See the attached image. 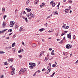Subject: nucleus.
<instances>
[{"mask_svg":"<svg viewBox=\"0 0 78 78\" xmlns=\"http://www.w3.org/2000/svg\"><path fill=\"white\" fill-rule=\"evenodd\" d=\"M29 65L30 66H29V68L32 69H33L34 67L36 66V64L34 63H30Z\"/></svg>","mask_w":78,"mask_h":78,"instance_id":"nucleus-1","label":"nucleus"},{"mask_svg":"<svg viewBox=\"0 0 78 78\" xmlns=\"http://www.w3.org/2000/svg\"><path fill=\"white\" fill-rule=\"evenodd\" d=\"M26 70H27V69L26 68H22L21 70L20 71H22V73H25L26 72Z\"/></svg>","mask_w":78,"mask_h":78,"instance_id":"nucleus-2","label":"nucleus"},{"mask_svg":"<svg viewBox=\"0 0 78 78\" xmlns=\"http://www.w3.org/2000/svg\"><path fill=\"white\" fill-rule=\"evenodd\" d=\"M66 47L68 49H70V48H71L72 47V46L71 45H70L69 44H68L66 45Z\"/></svg>","mask_w":78,"mask_h":78,"instance_id":"nucleus-3","label":"nucleus"},{"mask_svg":"<svg viewBox=\"0 0 78 78\" xmlns=\"http://www.w3.org/2000/svg\"><path fill=\"white\" fill-rule=\"evenodd\" d=\"M51 68H47V72L45 73L46 74H48L50 72V71L51 70Z\"/></svg>","mask_w":78,"mask_h":78,"instance_id":"nucleus-4","label":"nucleus"},{"mask_svg":"<svg viewBox=\"0 0 78 78\" xmlns=\"http://www.w3.org/2000/svg\"><path fill=\"white\" fill-rule=\"evenodd\" d=\"M12 70L13 71L11 72V75H14V74L15 73V72H14V70H15V68H13L12 69Z\"/></svg>","mask_w":78,"mask_h":78,"instance_id":"nucleus-5","label":"nucleus"},{"mask_svg":"<svg viewBox=\"0 0 78 78\" xmlns=\"http://www.w3.org/2000/svg\"><path fill=\"white\" fill-rule=\"evenodd\" d=\"M8 62H12L13 61V59L12 58H10L8 60Z\"/></svg>","mask_w":78,"mask_h":78,"instance_id":"nucleus-6","label":"nucleus"},{"mask_svg":"<svg viewBox=\"0 0 78 78\" xmlns=\"http://www.w3.org/2000/svg\"><path fill=\"white\" fill-rule=\"evenodd\" d=\"M70 33H69V34H68L67 35V37L68 38H69V39H71V35Z\"/></svg>","mask_w":78,"mask_h":78,"instance_id":"nucleus-7","label":"nucleus"},{"mask_svg":"<svg viewBox=\"0 0 78 78\" xmlns=\"http://www.w3.org/2000/svg\"><path fill=\"white\" fill-rule=\"evenodd\" d=\"M32 15V13L31 12H30L28 13V14H26V16L27 17H28V16H31V15Z\"/></svg>","mask_w":78,"mask_h":78,"instance_id":"nucleus-8","label":"nucleus"},{"mask_svg":"<svg viewBox=\"0 0 78 78\" xmlns=\"http://www.w3.org/2000/svg\"><path fill=\"white\" fill-rule=\"evenodd\" d=\"M7 30H8V29H6L4 30H3L0 31V34H1V33H4V32H5V31H6Z\"/></svg>","mask_w":78,"mask_h":78,"instance_id":"nucleus-9","label":"nucleus"},{"mask_svg":"<svg viewBox=\"0 0 78 78\" xmlns=\"http://www.w3.org/2000/svg\"><path fill=\"white\" fill-rule=\"evenodd\" d=\"M45 6V3L44 2H43L42 4L40 5V6L41 8H43V6Z\"/></svg>","mask_w":78,"mask_h":78,"instance_id":"nucleus-10","label":"nucleus"},{"mask_svg":"<svg viewBox=\"0 0 78 78\" xmlns=\"http://www.w3.org/2000/svg\"><path fill=\"white\" fill-rule=\"evenodd\" d=\"M26 10H27V12H30L31 11V9H26Z\"/></svg>","mask_w":78,"mask_h":78,"instance_id":"nucleus-11","label":"nucleus"},{"mask_svg":"<svg viewBox=\"0 0 78 78\" xmlns=\"http://www.w3.org/2000/svg\"><path fill=\"white\" fill-rule=\"evenodd\" d=\"M32 46L34 48V47H36V44L35 43L33 44H32Z\"/></svg>","mask_w":78,"mask_h":78,"instance_id":"nucleus-12","label":"nucleus"},{"mask_svg":"<svg viewBox=\"0 0 78 78\" xmlns=\"http://www.w3.org/2000/svg\"><path fill=\"white\" fill-rule=\"evenodd\" d=\"M22 51H23V49H20L19 51H18L19 53H20Z\"/></svg>","mask_w":78,"mask_h":78,"instance_id":"nucleus-13","label":"nucleus"},{"mask_svg":"<svg viewBox=\"0 0 78 78\" xmlns=\"http://www.w3.org/2000/svg\"><path fill=\"white\" fill-rule=\"evenodd\" d=\"M2 26V28H5V26H6V23H5L3 22Z\"/></svg>","mask_w":78,"mask_h":78,"instance_id":"nucleus-14","label":"nucleus"},{"mask_svg":"<svg viewBox=\"0 0 78 78\" xmlns=\"http://www.w3.org/2000/svg\"><path fill=\"white\" fill-rule=\"evenodd\" d=\"M14 23H15L14 21H10V24L11 25H13L14 24Z\"/></svg>","mask_w":78,"mask_h":78,"instance_id":"nucleus-15","label":"nucleus"},{"mask_svg":"<svg viewBox=\"0 0 78 78\" xmlns=\"http://www.w3.org/2000/svg\"><path fill=\"white\" fill-rule=\"evenodd\" d=\"M24 19L25 20L26 22H28V19H27V18L26 17H25V18H24Z\"/></svg>","mask_w":78,"mask_h":78,"instance_id":"nucleus-16","label":"nucleus"},{"mask_svg":"<svg viewBox=\"0 0 78 78\" xmlns=\"http://www.w3.org/2000/svg\"><path fill=\"white\" fill-rule=\"evenodd\" d=\"M65 14H66L67 13H68L69 11V10L68 11V9H66L65 10Z\"/></svg>","mask_w":78,"mask_h":78,"instance_id":"nucleus-17","label":"nucleus"},{"mask_svg":"<svg viewBox=\"0 0 78 78\" xmlns=\"http://www.w3.org/2000/svg\"><path fill=\"white\" fill-rule=\"evenodd\" d=\"M2 12H5V8L4 7H3L2 8Z\"/></svg>","mask_w":78,"mask_h":78,"instance_id":"nucleus-18","label":"nucleus"},{"mask_svg":"<svg viewBox=\"0 0 78 78\" xmlns=\"http://www.w3.org/2000/svg\"><path fill=\"white\" fill-rule=\"evenodd\" d=\"M48 57H46L44 59V61L46 62L47 60H48Z\"/></svg>","mask_w":78,"mask_h":78,"instance_id":"nucleus-19","label":"nucleus"},{"mask_svg":"<svg viewBox=\"0 0 78 78\" xmlns=\"http://www.w3.org/2000/svg\"><path fill=\"white\" fill-rule=\"evenodd\" d=\"M45 30V29L44 28H42V29H40L39 30V31H44V30Z\"/></svg>","mask_w":78,"mask_h":78,"instance_id":"nucleus-20","label":"nucleus"},{"mask_svg":"<svg viewBox=\"0 0 78 78\" xmlns=\"http://www.w3.org/2000/svg\"><path fill=\"white\" fill-rule=\"evenodd\" d=\"M55 3H56L55 2H53V4H52V6L53 7H54V6H55V5H56V4Z\"/></svg>","mask_w":78,"mask_h":78,"instance_id":"nucleus-21","label":"nucleus"},{"mask_svg":"<svg viewBox=\"0 0 78 78\" xmlns=\"http://www.w3.org/2000/svg\"><path fill=\"white\" fill-rule=\"evenodd\" d=\"M59 5H60V2H59L58 5H57V7H58L57 9H59Z\"/></svg>","mask_w":78,"mask_h":78,"instance_id":"nucleus-22","label":"nucleus"},{"mask_svg":"<svg viewBox=\"0 0 78 78\" xmlns=\"http://www.w3.org/2000/svg\"><path fill=\"white\" fill-rule=\"evenodd\" d=\"M51 16H52V14H51L50 16H48L47 18V19H49V18H50V17H51Z\"/></svg>","mask_w":78,"mask_h":78,"instance_id":"nucleus-23","label":"nucleus"},{"mask_svg":"<svg viewBox=\"0 0 78 78\" xmlns=\"http://www.w3.org/2000/svg\"><path fill=\"white\" fill-rule=\"evenodd\" d=\"M16 50V48H13L12 50V51L13 53H15V50Z\"/></svg>","mask_w":78,"mask_h":78,"instance_id":"nucleus-24","label":"nucleus"},{"mask_svg":"<svg viewBox=\"0 0 78 78\" xmlns=\"http://www.w3.org/2000/svg\"><path fill=\"white\" fill-rule=\"evenodd\" d=\"M16 37V34H14L13 36V39H14V38H15V37Z\"/></svg>","mask_w":78,"mask_h":78,"instance_id":"nucleus-25","label":"nucleus"},{"mask_svg":"<svg viewBox=\"0 0 78 78\" xmlns=\"http://www.w3.org/2000/svg\"><path fill=\"white\" fill-rule=\"evenodd\" d=\"M55 72L53 73V74L52 75H51L50 76L51 77H53L54 76V75H55Z\"/></svg>","mask_w":78,"mask_h":78,"instance_id":"nucleus-26","label":"nucleus"},{"mask_svg":"<svg viewBox=\"0 0 78 78\" xmlns=\"http://www.w3.org/2000/svg\"><path fill=\"white\" fill-rule=\"evenodd\" d=\"M35 4L36 5V4H37V3L38 2H39V0H36L35 1Z\"/></svg>","mask_w":78,"mask_h":78,"instance_id":"nucleus-27","label":"nucleus"},{"mask_svg":"<svg viewBox=\"0 0 78 78\" xmlns=\"http://www.w3.org/2000/svg\"><path fill=\"white\" fill-rule=\"evenodd\" d=\"M5 53V52L2 51H0V54H3Z\"/></svg>","mask_w":78,"mask_h":78,"instance_id":"nucleus-28","label":"nucleus"},{"mask_svg":"<svg viewBox=\"0 0 78 78\" xmlns=\"http://www.w3.org/2000/svg\"><path fill=\"white\" fill-rule=\"evenodd\" d=\"M31 17H32V18H33L34 17V14H32Z\"/></svg>","mask_w":78,"mask_h":78,"instance_id":"nucleus-29","label":"nucleus"},{"mask_svg":"<svg viewBox=\"0 0 78 78\" xmlns=\"http://www.w3.org/2000/svg\"><path fill=\"white\" fill-rule=\"evenodd\" d=\"M68 2L69 3H72V0H68Z\"/></svg>","mask_w":78,"mask_h":78,"instance_id":"nucleus-30","label":"nucleus"},{"mask_svg":"<svg viewBox=\"0 0 78 78\" xmlns=\"http://www.w3.org/2000/svg\"><path fill=\"white\" fill-rule=\"evenodd\" d=\"M16 44V43H14L12 44V47H14V46H15V44Z\"/></svg>","mask_w":78,"mask_h":78,"instance_id":"nucleus-31","label":"nucleus"},{"mask_svg":"<svg viewBox=\"0 0 78 78\" xmlns=\"http://www.w3.org/2000/svg\"><path fill=\"white\" fill-rule=\"evenodd\" d=\"M4 66H5V65H8V63L6 62H4Z\"/></svg>","mask_w":78,"mask_h":78,"instance_id":"nucleus-32","label":"nucleus"},{"mask_svg":"<svg viewBox=\"0 0 78 78\" xmlns=\"http://www.w3.org/2000/svg\"><path fill=\"white\" fill-rule=\"evenodd\" d=\"M23 27H21L20 29V31H22V29H23Z\"/></svg>","mask_w":78,"mask_h":78,"instance_id":"nucleus-33","label":"nucleus"},{"mask_svg":"<svg viewBox=\"0 0 78 78\" xmlns=\"http://www.w3.org/2000/svg\"><path fill=\"white\" fill-rule=\"evenodd\" d=\"M6 17H7V16H6V15H4L3 16V19H4V20H5V18H6Z\"/></svg>","mask_w":78,"mask_h":78,"instance_id":"nucleus-34","label":"nucleus"},{"mask_svg":"<svg viewBox=\"0 0 78 78\" xmlns=\"http://www.w3.org/2000/svg\"><path fill=\"white\" fill-rule=\"evenodd\" d=\"M19 27V26H18V25L17 24H16L15 25V28H17Z\"/></svg>","mask_w":78,"mask_h":78,"instance_id":"nucleus-35","label":"nucleus"},{"mask_svg":"<svg viewBox=\"0 0 78 78\" xmlns=\"http://www.w3.org/2000/svg\"><path fill=\"white\" fill-rule=\"evenodd\" d=\"M11 31H12V29H10L8 30V32H11Z\"/></svg>","mask_w":78,"mask_h":78,"instance_id":"nucleus-36","label":"nucleus"},{"mask_svg":"<svg viewBox=\"0 0 78 78\" xmlns=\"http://www.w3.org/2000/svg\"><path fill=\"white\" fill-rule=\"evenodd\" d=\"M44 53H45V51H42L41 53H40V54H44Z\"/></svg>","mask_w":78,"mask_h":78,"instance_id":"nucleus-37","label":"nucleus"},{"mask_svg":"<svg viewBox=\"0 0 78 78\" xmlns=\"http://www.w3.org/2000/svg\"><path fill=\"white\" fill-rule=\"evenodd\" d=\"M18 11V10H17V9H16L15 10V13H16Z\"/></svg>","mask_w":78,"mask_h":78,"instance_id":"nucleus-38","label":"nucleus"},{"mask_svg":"<svg viewBox=\"0 0 78 78\" xmlns=\"http://www.w3.org/2000/svg\"><path fill=\"white\" fill-rule=\"evenodd\" d=\"M29 2H30V0H28L26 2V4H28V3H29Z\"/></svg>","mask_w":78,"mask_h":78,"instance_id":"nucleus-39","label":"nucleus"},{"mask_svg":"<svg viewBox=\"0 0 78 78\" xmlns=\"http://www.w3.org/2000/svg\"><path fill=\"white\" fill-rule=\"evenodd\" d=\"M51 54L52 55H55V54L54 53L52 52H51Z\"/></svg>","mask_w":78,"mask_h":78,"instance_id":"nucleus-40","label":"nucleus"},{"mask_svg":"<svg viewBox=\"0 0 78 78\" xmlns=\"http://www.w3.org/2000/svg\"><path fill=\"white\" fill-rule=\"evenodd\" d=\"M22 45H24V46H25V45H26L25 44V43H24V42H23L22 43Z\"/></svg>","mask_w":78,"mask_h":78,"instance_id":"nucleus-41","label":"nucleus"},{"mask_svg":"<svg viewBox=\"0 0 78 78\" xmlns=\"http://www.w3.org/2000/svg\"><path fill=\"white\" fill-rule=\"evenodd\" d=\"M63 42L61 40V41H60V42L59 43H60V44H62V43Z\"/></svg>","mask_w":78,"mask_h":78,"instance_id":"nucleus-42","label":"nucleus"},{"mask_svg":"<svg viewBox=\"0 0 78 78\" xmlns=\"http://www.w3.org/2000/svg\"><path fill=\"white\" fill-rule=\"evenodd\" d=\"M27 16V17H28L29 19L31 20V17L29 16Z\"/></svg>","mask_w":78,"mask_h":78,"instance_id":"nucleus-43","label":"nucleus"},{"mask_svg":"<svg viewBox=\"0 0 78 78\" xmlns=\"http://www.w3.org/2000/svg\"><path fill=\"white\" fill-rule=\"evenodd\" d=\"M53 4V1H52L50 3V4L51 5H52V4Z\"/></svg>","mask_w":78,"mask_h":78,"instance_id":"nucleus-44","label":"nucleus"},{"mask_svg":"<svg viewBox=\"0 0 78 78\" xmlns=\"http://www.w3.org/2000/svg\"><path fill=\"white\" fill-rule=\"evenodd\" d=\"M66 25L64 24L63 26H62V27L64 28H65V27L66 26Z\"/></svg>","mask_w":78,"mask_h":78,"instance_id":"nucleus-45","label":"nucleus"},{"mask_svg":"<svg viewBox=\"0 0 78 78\" xmlns=\"http://www.w3.org/2000/svg\"><path fill=\"white\" fill-rule=\"evenodd\" d=\"M55 66H56V65H55V64H53L52 65V67H55Z\"/></svg>","mask_w":78,"mask_h":78,"instance_id":"nucleus-46","label":"nucleus"},{"mask_svg":"<svg viewBox=\"0 0 78 78\" xmlns=\"http://www.w3.org/2000/svg\"><path fill=\"white\" fill-rule=\"evenodd\" d=\"M18 56L19 57V58H21V57H22V55H19Z\"/></svg>","mask_w":78,"mask_h":78,"instance_id":"nucleus-47","label":"nucleus"},{"mask_svg":"<svg viewBox=\"0 0 78 78\" xmlns=\"http://www.w3.org/2000/svg\"><path fill=\"white\" fill-rule=\"evenodd\" d=\"M11 48V47H8V48H6L5 49H9V48Z\"/></svg>","mask_w":78,"mask_h":78,"instance_id":"nucleus-48","label":"nucleus"},{"mask_svg":"<svg viewBox=\"0 0 78 78\" xmlns=\"http://www.w3.org/2000/svg\"><path fill=\"white\" fill-rule=\"evenodd\" d=\"M36 72H35L34 74L33 75V76H36Z\"/></svg>","mask_w":78,"mask_h":78,"instance_id":"nucleus-49","label":"nucleus"},{"mask_svg":"<svg viewBox=\"0 0 78 78\" xmlns=\"http://www.w3.org/2000/svg\"><path fill=\"white\" fill-rule=\"evenodd\" d=\"M21 72H22V71H21L20 70V71L19 72V75H20Z\"/></svg>","mask_w":78,"mask_h":78,"instance_id":"nucleus-50","label":"nucleus"},{"mask_svg":"<svg viewBox=\"0 0 78 78\" xmlns=\"http://www.w3.org/2000/svg\"><path fill=\"white\" fill-rule=\"evenodd\" d=\"M55 14H57V15H58V12L57 11L55 12Z\"/></svg>","mask_w":78,"mask_h":78,"instance_id":"nucleus-51","label":"nucleus"},{"mask_svg":"<svg viewBox=\"0 0 78 78\" xmlns=\"http://www.w3.org/2000/svg\"><path fill=\"white\" fill-rule=\"evenodd\" d=\"M69 26H67L66 27V29H68V28H69Z\"/></svg>","mask_w":78,"mask_h":78,"instance_id":"nucleus-52","label":"nucleus"},{"mask_svg":"<svg viewBox=\"0 0 78 78\" xmlns=\"http://www.w3.org/2000/svg\"><path fill=\"white\" fill-rule=\"evenodd\" d=\"M75 35H74L73 36V39H75Z\"/></svg>","mask_w":78,"mask_h":78,"instance_id":"nucleus-53","label":"nucleus"},{"mask_svg":"<svg viewBox=\"0 0 78 78\" xmlns=\"http://www.w3.org/2000/svg\"><path fill=\"white\" fill-rule=\"evenodd\" d=\"M47 23H46V24H44V26H45V27H47Z\"/></svg>","mask_w":78,"mask_h":78,"instance_id":"nucleus-54","label":"nucleus"},{"mask_svg":"<svg viewBox=\"0 0 78 78\" xmlns=\"http://www.w3.org/2000/svg\"><path fill=\"white\" fill-rule=\"evenodd\" d=\"M42 54H40V55L39 56V57H41V56H42Z\"/></svg>","mask_w":78,"mask_h":78,"instance_id":"nucleus-55","label":"nucleus"},{"mask_svg":"<svg viewBox=\"0 0 78 78\" xmlns=\"http://www.w3.org/2000/svg\"><path fill=\"white\" fill-rule=\"evenodd\" d=\"M78 59L75 62V64H78Z\"/></svg>","mask_w":78,"mask_h":78,"instance_id":"nucleus-56","label":"nucleus"},{"mask_svg":"<svg viewBox=\"0 0 78 78\" xmlns=\"http://www.w3.org/2000/svg\"><path fill=\"white\" fill-rule=\"evenodd\" d=\"M23 14H27V13H26V12L25 11L23 12Z\"/></svg>","mask_w":78,"mask_h":78,"instance_id":"nucleus-57","label":"nucleus"},{"mask_svg":"<svg viewBox=\"0 0 78 78\" xmlns=\"http://www.w3.org/2000/svg\"><path fill=\"white\" fill-rule=\"evenodd\" d=\"M47 68H51V66H48Z\"/></svg>","mask_w":78,"mask_h":78,"instance_id":"nucleus-58","label":"nucleus"},{"mask_svg":"<svg viewBox=\"0 0 78 78\" xmlns=\"http://www.w3.org/2000/svg\"><path fill=\"white\" fill-rule=\"evenodd\" d=\"M42 42H44V39H42Z\"/></svg>","mask_w":78,"mask_h":78,"instance_id":"nucleus-59","label":"nucleus"},{"mask_svg":"<svg viewBox=\"0 0 78 78\" xmlns=\"http://www.w3.org/2000/svg\"><path fill=\"white\" fill-rule=\"evenodd\" d=\"M4 76L3 75H2L0 78H3Z\"/></svg>","mask_w":78,"mask_h":78,"instance_id":"nucleus-60","label":"nucleus"},{"mask_svg":"<svg viewBox=\"0 0 78 78\" xmlns=\"http://www.w3.org/2000/svg\"><path fill=\"white\" fill-rule=\"evenodd\" d=\"M64 36V34L63 33H62V34H61V36Z\"/></svg>","mask_w":78,"mask_h":78,"instance_id":"nucleus-61","label":"nucleus"},{"mask_svg":"<svg viewBox=\"0 0 78 78\" xmlns=\"http://www.w3.org/2000/svg\"><path fill=\"white\" fill-rule=\"evenodd\" d=\"M12 34V33H10V34H9V36H11V34Z\"/></svg>","mask_w":78,"mask_h":78,"instance_id":"nucleus-62","label":"nucleus"},{"mask_svg":"<svg viewBox=\"0 0 78 78\" xmlns=\"http://www.w3.org/2000/svg\"><path fill=\"white\" fill-rule=\"evenodd\" d=\"M51 63H49V66H51Z\"/></svg>","mask_w":78,"mask_h":78,"instance_id":"nucleus-63","label":"nucleus"},{"mask_svg":"<svg viewBox=\"0 0 78 78\" xmlns=\"http://www.w3.org/2000/svg\"><path fill=\"white\" fill-rule=\"evenodd\" d=\"M67 32H68V31H64V33H67Z\"/></svg>","mask_w":78,"mask_h":78,"instance_id":"nucleus-64","label":"nucleus"}]
</instances>
